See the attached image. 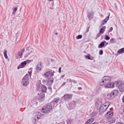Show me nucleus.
I'll return each mask as SVG.
<instances>
[{"instance_id":"1","label":"nucleus","mask_w":124,"mask_h":124,"mask_svg":"<svg viewBox=\"0 0 124 124\" xmlns=\"http://www.w3.org/2000/svg\"><path fill=\"white\" fill-rule=\"evenodd\" d=\"M54 73V71L52 72L49 71L46 72L43 75V76H45L46 78L49 77L47 79V85H51L53 81L54 78L53 77Z\"/></svg>"},{"instance_id":"2","label":"nucleus","mask_w":124,"mask_h":124,"mask_svg":"<svg viewBox=\"0 0 124 124\" xmlns=\"http://www.w3.org/2000/svg\"><path fill=\"white\" fill-rule=\"evenodd\" d=\"M102 102L100 101H98L96 103L97 105V109L99 110L100 112L101 113H102L105 111L107 108L105 107H104L103 104H102Z\"/></svg>"},{"instance_id":"3","label":"nucleus","mask_w":124,"mask_h":124,"mask_svg":"<svg viewBox=\"0 0 124 124\" xmlns=\"http://www.w3.org/2000/svg\"><path fill=\"white\" fill-rule=\"evenodd\" d=\"M52 106L50 103L47 104L41 110V112L43 113H46L50 112L52 109Z\"/></svg>"},{"instance_id":"4","label":"nucleus","mask_w":124,"mask_h":124,"mask_svg":"<svg viewBox=\"0 0 124 124\" xmlns=\"http://www.w3.org/2000/svg\"><path fill=\"white\" fill-rule=\"evenodd\" d=\"M29 76L26 74L22 79V84L23 85L26 86L29 84Z\"/></svg>"},{"instance_id":"5","label":"nucleus","mask_w":124,"mask_h":124,"mask_svg":"<svg viewBox=\"0 0 124 124\" xmlns=\"http://www.w3.org/2000/svg\"><path fill=\"white\" fill-rule=\"evenodd\" d=\"M116 86L118 87L120 91L122 92H124V84L121 83L120 82L116 81L115 82Z\"/></svg>"},{"instance_id":"6","label":"nucleus","mask_w":124,"mask_h":124,"mask_svg":"<svg viewBox=\"0 0 124 124\" xmlns=\"http://www.w3.org/2000/svg\"><path fill=\"white\" fill-rule=\"evenodd\" d=\"M103 80L100 83L101 85H105L109 83L110 80V78L108 76H105L103 78Z\"/></svg>"},{"instance_id":"7","label":"nucleus","mask_w":124,"mask_h":124,"mask_svg":"<svg viewBox=\"0 0 124 124\" xmlns=\"http://www.w3.org/2000/svg\"><path fill=\"white\" fill-rule=\"evenodd\" d=\"M72 96V94L67 93L65 94L62 97V98L65 101H68L71 99Z\"/></svg>"},{"instance_id":"8","label":"nucleus","mask_w":124,"mask_h":124,"mask_svg":"<svg viewBox=\"0 0 124 124\" xmlns=\"http://www.w3.org/2000/svg\"><path fill=\"white\" fill-rule=\"evenodd\" d=\"M34 122L38 121V119L40 117V114L38 112H36L34 113Z\"/></svg>"},{"instance_id":"9","label":"nucleus","mask_w":124,"mask_h":124,"mask_svg":"<svg viewBox=\"0 0 124 124\" xmlns=\"http://www.w3.org/2000/svg\"><path fill=\"white\" fill-rule=\"evenodd\" d=\"M115 85V82L114 83L110 82L107 84L105 85H104L106 88H112L114 87V85Z\"/></svg>"},{"instance_id":"10","label":"nucleus","mask_w":124,"mask_h":124,"mask_svg":"<svg viewBox=\"0 0 124 124\" xmlns=\"http://www.w3.org/2000/svg\"><path fill=\"white\" fill-rule=\"evenodd\" d=\"M27 54L25 56V57H26L29 55L32 52L33 49L31 48L28 47L26 49Z\"/></svg>"},{"instance_id":"11","label":"nucleus","mask_w":124,"mask_h":124,"mask_svg":"<svg viewBox=\"0 0 124 124\" xmlns=\"http://www.w3.org/2000/svg\"><path fill=\"white\" fill-rule=\"evenodd\" d=\"M113 113V112L112 111H109L106 114V116L107 118H110L112 116Z\"/></svg>"},{"instance_id":"12","label":"nucleus","mask_w":124,"mask_h":124,"mask_svg":"<svg viewBox=\"0 0 124 124\" xmlns=\"http://www.w3.org/2000/svg\"><path fill=\"white\" fill-rule=\"evenodd\" d=\"M109 16L110 13H109L108 16L104 20L102 21V24H101V26H103L107 22V21L109 19Z\"/></svg>"},{"instance_id":"13","label":"nucleus","mask_w":124,"mask_h":124,"mask_svg":"<svg viewBox=\"0 0 124 124\" xmlns=\"http://www.w3.org/2000/svg\"><path fill=\"white\" fill-rule=\"evenodd\" d=\"M24 49L23 48L18 52V55L19 58L22 57L23 53L24 52Z\"/></svg>"},{"instance_id":"14","label":"nucleus","mask_w":124,"mask_h":124,"mask_svg":"<svg viewBox=\"0 0 124 124\" xmlns=\"http://www.w3.org/2000/svg\"><path fill=\"white\" fill-rule=\"evenodd\" d=\"M38 94L39 96L38 98V99L39 100L42 99V100H43L45 96L44 94L43 93H42L40 94Z\"/></svg>"},{"instance_id":"15","label":"nucleus","mask_w":124,"mask_h":124,"mask_svg":"<svg viewBox=\"0 0 124 124\" xmlns=\"http://www.w3.org/2000/svg\"><path fill=\"white\" fill-rule=\"evenodd\" d=\"M26 61H24L21 62L20 65L17 68V69H19V67L20 68H23V66H25L26 64Z\"/></svg>"},{"instance_id":"16","label":"nucleus","mask_w":124,"mask_h":124,"mask_svg":"<svg viewBox=\"0 0 124 124\" xmlns=\"http://www.w3.org/2000/svg\"><path fill=\"white\" fill-rule=\"evenodd\" d=\"M76 106V102L74 101H72L71 102L70 106L72 107V109H74Z\"/></svg>"},{"instance_id":"17","label":"nucleus","mask_w":124,"mask_h":124,"mask_svg":"<svg viewBox=\"0 0 124 124\" xmlns=\"http://www.w3.org/2000/svg\"><path fill=\"white\" fill-rule=\"evenodd\" d=\"M36 69L38 72H39L41 70V63L38 64L37 66Z\"/></svg>"},{"instance_id":"18","label":"nucleus","mask_w":124,"mask_h":124,"mask_svg":"<svg viewBox=\"0 0 124 124\" xmlns=\"http://www.w3.org/2000/svg\"><path fill=\"white\" fill-rule=\"evenodd\" d=\"M118 93V90H113L111 93L112 95L113 96H114V97H115V96H116Z\"/></svg>"},{"instance_id":"19","label":"nucleus","mask_w":124,"mask_h":124,"mask_svg":"<svg viewBox=\"0 0 124 124\" xmlns=\"http://www.w3.org/2000/svg\"><path fill=\"white\" fill-rule=\"evenodd\" d=\"M93 118H91L88 119L85 123V124H90L94 120Z\"/></svg>"},{"instance_id":"20","label":"nucleus","mask_w":124,"mask_h":124,"mask_svg":"<svg viewBox=\"0 0 124 124\" xmlns=\"http://www.w3.org/2000/svg\"><path fill=\"white\" fill-rule=\"evenodd\" d=\"M59 100V99L58 98H56L54 99V100L52 101L51 103H54V104H56V105H57V104L58 101Z\"/></svg>"},{"instance_id":"21","label":"nucleus","mask_w":124,"mask_h":124,"mask_svg":"<svg viewBox=\"0 0 124 124\" xmlns=\"http://www.w3.org/2000/svg\"><path fill=\"white\" fill-rule=\"evenodd\" d=\"M106 28V27L104 26L102 27L100 30L99 31V33H101L102 34L104 33L105 31V30Z\"/></svg>"},{"instance_id":"22","label":"nucleus","mask_w":124,"mask_h":124,"mask_svg":"<svg viewBox=\"0 0 124 124\" xmlns=\"http://www.w3.org/2000/svg\"><path fill=\"white\" fill-rule=\"evenodd\" d=\"M111 93L108 94L107 96V97L108 99L109 100H111L114 97V96H113L112 95Z\"/></svg>"},{"instance_id":"23","label":"nucleus","mask_w":124,"mask_h":124,"mask_svg":"<svg viewBox=\"0 0 124 124\" xmlns=\"http://www.w3.org/2000/svg\"><path fill=\"white\" fill-rule=\"evenodd\" d=\"M106 41H104V42H102L98 46V48H101L104 45V43H105Z\"/></svg>"},{"instance_id":"24","label":"nucleus","mask_w":124,"mask_h":124,"mask_svg":"<svg viewBox=\"0 0 124 124\" xmlns=\"http://www.w3.org/2000/svg\"><path fill=\"white\" fill-rule=\"evenodd\" d=\"M42 91L45 93L47 89V88L44 85H43L41 87Z\"/></svg>"},{"instance_id":"25","label":"nucleus","mask_w":124,"mask_h":124,"mask_svg":"<svg viewBox=\"0 0 124 124\" xmlns=\"http://www.w3.org/2000/svg\"><path fill=\"white\" fill-rule=\"evenodd\" d=\"M103 104L104 105V107H105L107 109L110 103L109 102H107Z\"/></svg>"},{"instance_id":"26","label":"nucleus","mask_w":124,"mask_h":124,"mask_svg":"<svg viewBox=\"0 0 124 124\" xmlns=\"http://www.w3.org/2000/svg\"><path fill=\"white\" fill-rule=\"evenodd\" d=\"M93 13H88V16L89 17V19L90 20L93 18L92 14Z\"/></svg>"},{"instance_id":"27","label":"nucleus","mask_w":124,"mask_h":124,"mask_svg":"<svg viewBox=\"0 0 124 124\" xmlns=\"http://www.w3.org/2000/svg\"><path fill=\"white\" fill-rule=\"evenodd\" d=\"M118 52L119 54H121L124 53V48H123L119 50Z\"/></svg>"},{"instance_id":"28","label":"nucleus","mask_w":124,"mask_h":124,"mask_svg":"<svg viewBox=\"0 0 124 124\" xmlns=\"http://www.w3.org/2000/svg\"><path fill=\"white\" fill-rule=\"evenodd\" d=\"M4 54L5 58L7 59L8 58V56L7 54V51L6 50H4Z\"/></svg>"},{"instance_id":"29","label":"nucleus","mask_w":124,"mask_h":124,"mask_svg":"<svg viewBox=\"0 0 124 124\" xmlns=\"http://www.w3.org/2000/svg\"><path fill=\"white\" fill-rule=\"evenodd\" d=\"M17 7H15L14 9H13V11L12 12V14L13 15H15L16 14V12L17 10Z\"/></svg>"},{"instance_id":"30","label":"nucleus","mask_w":124,"mask_h":124,"mask_svg":"<svg viewBox=\"0 0 124 124\" xmlns=\"http://www.w3.org/2000/svg\"><path fill=\"white\" fill-rule=\"evenodd\" d=\"M82 36L81 35H79L77 36L76 37V38L77 39H80L82 38Z\"/></svg>"},{"instance_id":"31","label":"nucleus","mask_w":124,"mask_h":124,"mask_svg":"<svg viewBox=\"0 0 124 124\" xmlns=\"http://www.w3.org/2000/svg\"><path fill=\"white\" fill-rule=\"evenodd\" d=\"M105 39L106 40H108L110 39V37L107 35H106L105 36Z\"/></svg>"},{"instance_id":"32","label":"nucleus","mask_w":124,"mask_h":124,"mask_svg":"<svg viewBox=\"0 0 124 124\" xmlns=\"http://www.w3.org/2000/svg\"><path fill=\"white\" fill-rule=\"evenodd\" d=\"M114 39L113 38L112 39H111L110 40V42L111 43H114V39Z\"/></svg>"},{"instance_id":"33","label":"nucleus","mask_w":124,"mask_h":124,"mask_svg":"<svg viewBox=\"0 0 124 124\" xmlns=\"http://www.w3.org/2000/svg\"><path fill=\"white\" fill-rule=\"evenodd\" d=\"M85 57L86 59H90V57L89 56L85 55Z\"/></svg>"},{"instance_id":"34","label":"nucleus","mask_w":124,"mask_h":124,"mask_svg":"<svg viewBox=\"0 0 124 124\" xmlns=\"http://www.w3.org/2000/svg\"><path fill=\"white\" fill-rule=\"evenodd\" d=\"M103 51L102 50H101L99 52V54L100 55H102L103 53Z\"/></svg>"},{"instance_id":"35","label":"nucleus","mask_w":124,"mask_h":124,"mask_svg":"<svg viewBox=\"0 0 124 124\" xmlns=\"http://www.w3.org/2000/svg\"><path fill=\"white\" fill-rule=\"evenodd\" d=\"M71 81V80L70 79H67L66 80V82H69L70 83V82Z\"/></svg>"},{"instance_id":"36","label":"nucleus","mask_w":124,"mask_h":124,"mask_svg":"<svg viewBox=\"0 0 124 124\" xmlns=\"http://www.w3.org/2000/svg\"><path fill=\"white\" fill-rule=\"evenodd\" d=\"M28 74H29L28 75H29L30 77H31V76L32 72L29 71L28 72Z\"/></svg>"},{"instance_id":"37","label":"nucleus","mask_w":124,"mask_h":124,"mask_svg":"<svg viewBox=\"0 0 124 124\" xmlns=\"http://www.w3.org/2000/svg\"><path fill=\"white\" fill-rule=\"evenodd\" d=\"M32 61V60H27L26 61V63L27 62L29 63V62H31Z\"/></svg>"},{"instance_id":"38","label":"nucleus","mask_w":124,"mask_h":124,"mask_svg":"<svg viewBox=\"0 0 124 124\" xmlns=\"http://www.w3.org/2000/svg\"><path fill=\"white\" fill-rule=\"evenodd\" d=\"M113 30V28L112 27H111L110 28V29L109 31V32H110L111 31H112Z\"/></svg>"},{"instance_id":"39","label":"nucleus","mask_w":124,"mask_h":124,"mask_svg":"<svg viewBox=\"0 0 124 124\" xmlns=\"http://www.w3.org/2000/svg\"><path fill=\"white\" fill-rule=\"evenodd\" d=\"M65 76V74L61 75L60 77V78H61V79L62 78H63Z\"/></svg>"},{"instance_id":"40","label":"nucleus","mask_w":124,"mask_h":124,"mask_svg":"<svg viewBox=\"0 0 124 124\" xmlns=\"http://www.w3.org/2000/svg\"><path fill=\"white\" fill-rule=\"evenodd\" d=\"M59 72L60 73L61 72V68L60 67L59 69Z\"/></svg>"},{"instance_id":"41","label":"nucleus","mask_w":124,"mask_h":124,"mask_svg":"<svg viewBox=\"0 0 124 124\" xmlns=\"http://www.w3.org/2000/svg\"><path fill=\"white\" fill-rule=\"evenodd\" d=\"M43 83L44 82H45V83H46V82L47 83V81H46V80H43ZM47 84L46 85H47Z\"/></svg>"},{"instance_id":"42","label":"nucleus","mask_w":124,"mask_h":124,"mask_svg":"<svg viewBox=\"0 0 124 124\" xmlns=\"http://www.w3.org/2000/svg\"><path fill=\"white\" fill-rule=\"evenodd\" d=\"M117 124H124V123L122 122H119Z\"/></svg>"},{"instance_id":"43","label":"nucleus","mask_w":124,"mask_h":124,"mask_svg":"<svg viewBox=\"0 0 124 124\" xmlns=\"http://www.w3.org/2000/svg\"><path fill=\"white\" fill-rule=\"evenodd\" d=\"M65 84H66V83L65 82H64L63 83V84H62V85L61 86H63L64 85H65Z\"/></svg>"},{"instance_id":"44","label":"nucleus","mask_w":124,"mask_h":124,"mask_svg":"<svg viewBox=\"0 0 124 124\" xmlns=\"http://www.w3.org/2000/svg\"><path fill=\"white\" fill-rule=\"evenodd\" d=\"M100 33H99L98 34H97V35L98 37H99L101 35Z\"/></svg>"},{"instance_id":"45","label":"nucleus","mask_w":124,"mask_h":124,"mask_svg":"<svg viewBox=\"0 0 124 124\" xmlns=\"http://www.w3.org/2000/svg\"><path fill=\"white\" fill-rule=\"evenodd\" d=\"M123 102L124 103V96L122 98Z\"/></svg>"},{"instance_id":"46","label":"nucleus","mask_w":124,"mask_h":124,"mask_svg":"<svg viewBox=\"0 0 124 124\" xmlns=\"http://www.w3.org/2000/svg\"><path fill=\"white\" fill-rule=\"evenodd\" d=\"M82 89V88L81 87H78V90H81V89Z\"/></svg>"},{"instance_id":"47","label":"nucleus","mask_w":124,"mask_h":124,"mask_svg":"<svg viewBox=\"0 0 124 124\" xmlns=\"http://www.w3.org/2000/svg\"><path fill=\"white\" fill-rule=\"evenodd\" d=\"M50 9H51V10H53V8H52V7H50Z\"/></svg>"},{"instance_id":"48","label":"nucleus","mask_w":124,"mask_h":124,"mask_svg":"<svg viewBox=\"0 0 124 124\" xmlns=\"http://www.w3.org/2000/svg\"><path fill=\"white\" fill-rule=\"evenodd\" d=\"M73 81L75 83H77V82L76 81Z\"/></svg>"},{"instance_id":"49","label":"nucleus","mask_w":124,"mask_h":124,"mask_svg":"<svg viewBox=\"0 0 124 124\" xmlns=\"http://www.w3.org/2000/svg\"><path fill=\"white\" fill-rule=\"evenodd\" d=\"M58 34V33L57 32H56L55 33V34L56 35H57Z\"/></svg>"},{"instance_id":"50","label":"nucleus","mask_w":124,"mask_h":124,"mask_svg":"<svg viewBox=\"0 0 124 124\" xmlns=\"http://www.w3.org/2000/svg\"><path fill=\"white\" fill-rule=\"evenodd\" d=\"M50 1H51L53 0H49Z\"/></svg>"},{"instance_id":"51","label":"nucleus","mask_w":124,"mask_h":124,"mask_svg":"<svg viewBox=\"0 0 124 124\" xmlns=\"http://www.w3.org/2000/svg\"><path fill=\"white\" fill-rule=\"evenodd\" d=\"M92 124H95V123H93Z\"/></svg>"},{"instance_id":"52","label":"nucleus","mask_w":124,"mask_h":124,"mask_svg":"<svg viewBox=\"0 0 124 124\" xmlns=\"http://www.w3.org/2000/svg\"><path fill=\"white\" fill-rule=\"evenodd\" d=\"M88 28H88V29H87V31H88Z\"/></svg>"},{"instance_id":"53","label":"nucleus","mask_w":124,"mask_h":124,"mask_svg":"<svg viewBox=\"0 0 124 124\" xmlns=\"http://www.w3.org/2000/svg\"><path fill=\"white\" fill-rule=\"evenodd\" d=\"M123 112H124V109L123 110Z\"/></svg>"}]
</instances>
